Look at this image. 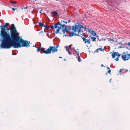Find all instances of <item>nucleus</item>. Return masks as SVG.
<instances>
[{
    "mask_svg": "<svg viewBox=\"0 0 130 130\" xmlns=\"http://www.w3.org/2000/svg\"><path fill=\"white\" fill-rule=\"evenodd\" d=\"M11 35L8 34L3 36L1 37L2 41L1 44V47L3 48H9L11 47L12 44L14 42L19 41L20 37L17 32L13 24H12L10 29Z\"/></svg>",
    "mask_w": 130,
    "mask_h": 130,
    "instance_id": "nucleus-1",
    "label": "nucleus"
},
{
    "mask_svg": "<svg viewBox=\"0 0 130 130\" xmlns=\"http://www.w3.org/2000/svg\"><path fill=\"white\" fill-rule=\"evenodd\" d=\"M30 43V42L28 41L24 40L20 38L19 41L14 42L12 44L11 47L13 46L14 48L21 47H28Z\"/></svg>",
    "mask_w": 130,
    "mask_h": 130,
    "instance_id": "nucleus-2",
    "label": "nucleus"
},
{
    "mask_svg": "<svg viewBox=\"0 0 130 130\" xmlns=\"http://www.w3.org/2000/svg\"><path fill=\"white\" fill-rule=\"evenodd\" d=\"M50 28L53 29L54 28H57L56 31L55 32L56 34H58L59 33V31L60 30L62 29V32L64 33V32H67L68 31L67 29V26L65 25H61L60 23H59L56 24H55L54 26L52 25L50 27Z\"/></svg>",
    "mask_w": 130,
    "mask_h": 130,
    "instance_id": "nucleus-3",
    "label": "nucleus"
},
{
    "mask_svg": "<svg viewBox=\"0 0 130 130\" xmlns=\"http://www.w3.org/2000/svg\"><path fill=\"white\" fill-rule=\"evenodd\" d=\"M57 50L53 46H50L46 50H45L44 48L43 47L38 48L37 50L38 52L41 51L43 52V53L46 54H51V52L54 53L57 52Z\"/></svg>",
    "mask_w": 130,
    "mask_h": 130,
    "instance_id": "nucleus-4",
    "label": "nucleus"
},
{
    "mask_svg": "<svg viewBox=\"0 0 130 130\" xmlns=\"http://www.w3.org/2000/svg\"><path fill=\"white\" fill-rule=\"evenodd\" d=\"M9 24L8 23H6L5 25L1 26V37L3 36H6L7 35V32L6 31V30L5 28L7 27L9 25Z\"/></svg>",
    "mask_w": 130,
    "mask_h": 130,
    "instance_id": "nucleus-5",
    "label": "nucleus"
},
{
    "mask_svg": "<svg viewBox=\"0 0 130 130\" xmlns=\"http://www.w3.org/2000/svg\"><path fill=\"white\" fill-rule=\"evenodd\" d=\"M83 28H84V27L82 25L75 24L72 26V30L74 32H77L79 34L80 32L81 31L80 29Z\"/></svg>",
    "mask_w": 130,
    "mask_h": 130,
    "instance_id": "nucleus-6",
    "label": "nucleus"
},
{
    "mask_svg": "<svg viewBox=\"0 0 130 130\" xmlns=\"http://www.w3.org/2000/svg\"><path fill=\"white\" fill-rule=\"evenodd\" d=\"M121 57L123 60H127L130 58V54H129L127 53L124 52Z\"/></svg>",
    "mask_w": 130,
    "mask_h": 130,
    "instance_id": "nucleus-7",
    "label": "nucleus"
},
{
    "mask_svg": "<svg viewBox=\"0 0 130 130\" xmlns=\"http://www.w3.org/2000/svg\"><path fill=\"white\" fill-rule=\"evenodd\" d=\"M87 37L85 36H83L82 37V38L83 39V41L84 42L85 44L87 43L88 44H90V41L89 40L87 39H86Z\"/></svg>",
    "mask_w": 130,
    "mask_h": 130,
    "instance_id": "nucleus-8",
    "label": "nucleus"
},
{
    "mask_svg": "<svg viewBox=\"0 0 130 130\" xmlns=\"http://www.w3.org/2000/svg\"><path fill=\"white\" fill-rule=\"evenodd\" d=\"M111 56L113 58H115L116 56H120L121 55L118 52H115L112 53Z\"/></svg>",
    "mask_w": 130,
    "mask_h": 130,
    "instance_id": "nucleus-9",
    "label": "nucleus"
},
{
    "mask_svg": "<svg viewBox=\"0 0 130 130\" xmlns=\"http://www.w3.org/2000/svg\"><path fill=\"white\" fill-rule=\"evenodd\" d=\"M51 14H53V15H52V16L53 17L55 16H57V12L53 11L52 12H51Z\"/></svg>",
    "mask_w": 130,
    "mask_h": 130,
    "instance_id": "nucleus-10",
    "label": "nucleus"
},
{
    "mask_svg": "<svg viewBox=\"0 0 130 130\" xmlns=\"http://www.w3.org/2000/svg\"><path fill=\"white\" fill-rule=\"evenodd\" d=\"M88 31L89 32H91V34H93L94 36H95L96 35V34L94 32V31L92 30L91 31V29H88Z\"/></svg>",
    "mask_w": 130,
    "mask_h": 130,
    "instance_id": "nucleus-11",
    "label": "nucleus"
},
{
    "mask_svg": "<svg viewBox=\"0 0 130 130\" xmlns=\"http://www.w3.org/2000/svg\"><path fill=\"white\" fill-rule=\"evenodd\" d=\"M73 32H71L70 33L69 36L70 37L73 36V35H74L75 34H74V33L76 32H74L73 30Z\"/></svg>",
    "mask_w": 130,
    "mask_h": 130,
    "instance_id": "nucleus-12",
    "label": "nucleus"
},
{
    "mask_svg": "<svg viewBox=\"0 0 130 130\" xmlns=\"http://www.w3.org/2000/svg\"><path fill=\"white\" fill-rule=\"evenodd\" d=\"M38 24L39 26L42 27H45V25H44L41 22H39L38 23Z\"/></svg>",
    "mask_w": 130,
    "mask_h": 130,
    "instance_id": "nucleus-13",
    "label": "nucleus"
},
{
    "mask_svg": "<svg viewBox=\"0 0 130 130\" xmlns=\"http://www.w3.org/2000/svg\"><path fill=\"white\" fill-rule=\"evenodd\" d=\"M115 0H108V4L109 5H110L112 6V5L111 4H110L109 3V2H110L111 3H112V2H114L115 1Z\"/></svg>",
    "mask_w": 130,
    "mask_h": 130,
    "instance_id": "nucleus-14",
    "label": "nucleus"
},
{
    "mask_svg": "<svg viewBox=\"0 0 130 130\" xmlns=\"http://www.w3.org/2000/svg\"><path fill=\"white\" fill-rule=\"evenodd\" d=\"M99 50L101 51H102V49L101 48H98V49H96L95 51V52H99Z\"/></svg>",
    "mask_w": 130,
    "mask_h": 130,
    "instance_id": "nucleus-15",
    "label": "nucleus"
},
{
    "mask_svg": "<svg viewBox=\"0 0 130 130\" xmlns=\"http://www.w3.org/2000/svg\"><path fill=\"white\" fill-rule=\"evenodd\" d=\"M91 38L92 39V40L93 41H96V38L95 37H91L90 36Z\"/></svg>",
    "mask_w": 130,
    "mask_h": 130,
    "instance_id": "nucleus-16",
    "label": "nucleus"
},
{
    "mask_svg": "<svg viewBox=\"0 0 130 130\" xmlns=\"http://www.w3.org/2000/svg\"><path fill=\"white\" fill-rule=\"evenodd\" d=\"M12 10L14 11H15V10H16L18 12L19 11V10L18 9H17V8H12Z\"/></svg>",
    "mask_w": 130,
    "mask_h": 130,
    "instance_id": "nucleus-17",
    "label": "nucleus"
},
{
    "mask_svg": "<svg viewBox=\"0 0 130 130\" xmlns=\"http://www.w3.org/2000/svg\"><path fill=\"white\" fill-rule=\"evenodd\" d=\"M107 39H108V41H112L113 42L114 41V39L113 38L111 39L107 38Z\"/></svg>",
    "mask_w": 130,
    "mask_h": 130,
    "instance_id": "nucleus-18",
    "label": "nucleus"
},
{
    "mask_svg": "<svg viewBox=\"0 0 130 130\" xmlns=\"http://www.w3.org/2000/svg\"><path fill=\"white\" fill-rule=\"evenodd\" d=\"M77 58H78V61L79 62H80L81 60V59H80V57L79 56H78L77 57Z\"/></svg>",
    "mask_w": 130,
    "mask_h": 130,
    "instance_id": "nucleus-19",
    "label": "nucleus"
},
{
    "mask_svg": "<svg viewBox=\"0 0 130 130\" xmlns=\"http://www.w3.org/2000/svg\"><path fill=\"white\" fill-rule=\"evenodd\" d=\"M10 2L12 3V4H16V2H14V1H10Z\"/></svg>",
    "mask_w": 130,
    "mask_h": 130,
    "instance_id": "nucleus-20",
    "label": "nucleus"
},
{
    "mask_svg": "<svg viewBox=\"0 0 130 130\" xmlns=\"http://www.w3.org/2000/svg\"><path fill=\"white\" fill-rule=\"evenodd\" d=\"M68 51V53L70 55H71L72 54V52H70L69 51V50H68V51Z\"/></svg>",
    "mask_w": 130,
    "mask_h": 130,
    "instance_id": "nucleus-21",
    "label": "nucleus"
},
{
    "mask_svg": "<svg viewBox=\"0 0 130 130\" xmlns=\"http://www.w3.org/2000/svg\"><path fill=\"white\" fill-rule=\"evenodd\" d=\"M120 56H117L116 57V59H115V60L116 61H118L119 60L118 58L120 57Z\"/></svg>",
    "mask_w": 130,
    "mask_h": 130,
    "instance_id": "nucleus-22",
    "label": "nucleus"
},
{
    "mask_svg": "<svg viewBox=\"0 0 130 130\" xmlns=\"http://www.w3.org/2000/svg\"><path fill=\"white\" fill-rule=\"evenodd\" d=\"M69 47L68 46H66V50L67 51H68L69 49Z\"/></svg>",
    "mask_w": 130,
    "mask_h": 130,
    "instance_id": "nucleus-23",
    "label": "nucleus"
},
{
    "mask_svg": "<svg viewBox=\"0 0 130 130\" xmlns=\"http://www.w3.org/2000/svg\"><path fill=\"white\" fill-rule=\"evenodd\" d=\"M45 28L46 29H48L49 28H50V26H46V27H45Z\"/></svg>",
    "mask_w": 130,
    "mask_h": 130,
    "instance_id": "nucleus-24",
    "label": "nucleus"
},
{
    "mask_svg": "<svg viewBox=\"0 0 130 130\" xmlns=\"http://www.w3.org/2000/svg\"><path fill=\"white\" fill-rule=\"evenodd\" d=\"M76 53H77V54H78V55H79V54H78L79 53V50L77 49V51H76Z\"/></svg>",
    "mask_w": 130,
    "mask_h": 130,
    "instance_id": "nucleus-25",
    "label": "nucleus"
},
{
    "mask_svg": "<svg viewBox=\"0 0 130 130\" xmlns=\"http://www.w3.org/2000/svg\"><path fill=\"white\" fill-rule=\"evenodd\" d=\"M107 72L108 73H110L111 72V70H109V71Z\"/></svg>",
    "mask_w": 130,
    "mask_h": 130,
    "instance_id": "nucleus-26",
    "label": "nucleus"
},
{
    "mask_svg": "<svg viewBox=\"0 0 130 130\" xmlns=\"http://www.w3.org/2000/svg\"><path fill=\"white\" fill-rule=\"evenodd\" d=\"M102 40H104V41H105L106 40V39H104V38H102Z\"/></svg>",
    "mask_w": 130,
    "mask_h": 130,
    "instance_id": "nucleus-27",
    "label": "nucleus"
},
{
    "mask_svg": "<svg viewBox=\"0 0 130 130\" xmlns=\"http://www.w3.org/2000/svg\"><path fill=\"white\" fill-rule=\"evenodd\" d=\"M127 45H129V46H130V42H128V44H127Z\"/></svg>",
    "mask_w": 130,
    "mask_h": 130,
    "instance_id": "nucleus-28",
    "label": "nucleus"
},
{
    "mask_svg": "<svg viewBox=\"0 0 130 130\" xmlns=\"http://www.w3.org/2000/svg\"><path fill=\"white\" fill-rule=\"evenodd\" d=\"M107 70H110V68H109V67H107Z\"/></svg>",
    "mask_w": 130,
    "mask_h": 130,
    "instance_id": "nucleus-29",
    "label": "nucleus"
},
{
    "mask_svg": "<svg viewBox=\"0 0 130 130\" xmlns=\"http://www.w3.org/2000/svg\"><path fill=\"white\" fill-rule=\"evenodd\" d=\"M122 70L121 69L120 71H119V73H121V71H122Z\"/></svg>",
    "mask_w": 130,
    "mask_h": 130,
    "instance_id": "nucleus-30",
    "label": "nucleus"
},
{
    "mask_svg": "<svg viewBox=\"0 0 130 130\" xmlns=\"http://www.w3.org/2000/svg\"><path fill=\"white\" fill-rule=\"evenodd\" d=\"M63 22H64V23H65L66 24H67V22L66 21H63Z\"/></svg>",
    "mask_w": 130,
    "mask_h": 130,
    "instance_id": "nucleus-31",
    "label": "nucleus"
},
{
    "mask_svg": "<svg viewBox=\"0 0 130 130\" xmlns=\"http://www.w3.org/2000/svg\"><path fill=\"white\" fill-rule=\"evenodd\" d=\"M58 46V45H57V46H56V47H55L56 49H57V48Z\"/></svg>",
    "mask_w": 130,
    "mask_h": 130,
    "instance_id": "nucleus-32",
    "label": "nucleus"
},
{
    "mask_svg": "<svg viewBox=\"0 0 130 130\" xmlns=\"http://www.w3.org/2000/svg\"><path fill=\"white\" fill-rule=\"evenodd\" d=\"M69 47H69H71V46L70 45L69 46H68Z\"/></svg>",
    "mask_w": 130,
    "mask_h": 130,
    "instance_id": "nucleus-33",
    "label": "nucleus"
},
{
    "mask_svg": "<svg viewBox=\"0 0 130 130\" xmlns=\"http://www.w3.org/2000/svg\"><path fill=\"white\" fill-rule=\"evenodd\" d=\"M101 67H104V66H103V64H102L101 66Z\"/></svg>",
    "mask_w": 130,
    "mask_h": 130,
    "instance_id": "nucleus-34",
    "label": "nucleus"
},
{
    "mask_svg": "<svg viewBox=\"0 0 130 130\" xmlns=\"http://www.w3.org/2000/svg\"><path fill=\"white\" fill-rule=\"evenodd\" d=\"M70 22V20H69L68 23H69Z\"/></svg>",
    "mask_w": 130,
    "mask_h": 130,
    "instance_id": "nucleus-35",
    "label": "nucleus"
},
{
    "mask_svg": "<svg viewBox=\"0 0 130 130\" xmlns=\"http://www.w3.org/2000/svg\"><path fill=\"white\" fill-rule=\"evenodd\" d=\"M36 45H35V46H34V45H33V47H36Z\"/></svg>",
    "mask_w": 130,
    "mask_h": 130,
    "instance_id": "nucleus-36",
    "label": "nucleus"
},
{
    "mask_svg": "<svg viewBox=\"0 0 130 130\" xmlns=\"http://www.w3.org/2000/svg\"><path fill=\"white\" fill-rule=\"evenodd\" d=\"M59 58H61L62 57H59Z\"/></svg>",
    "mask_w": 130,
    "mask_h": 130,
    "instance_id": "nucleus-37",
    "label": "nucleus"
},
{
    "mask_svg": "<svg viewBox=\"0 0 130 130\" xmlns=\"http://www.w3.org/2000/svg\"><path fill=\"white\" fill-rule=\"evenodd\" d=\"M111 79H110V82H111Z\"/></svg>",
    "mask_w": 130,
    "mask_h": 130,
    "instance_id": "nucleus-38",
    "label": "nucleus"
},
{
    "mask_svg": "<svg viewBox=\"0 0 130 130\" xmlns=\"http://www.w3.org/2000/svg\"><path fill=\"white\" fill-rule=\"evenodd\" d=\"M21 9H22V10L23 9V8H21Z\"/></svg>",
    "mask_w": 130,
    "mask_h": 130,
    "instance_id": "nucleus-39",
    "label": "nucleus"
},
{
    "mask_svg": "<svg viewBox=\"0 0 130 130\" xmlns=\"http://www.w3.org/2000/svg\"><path fill=\"white\" fill-rule=\"evenodd\" d=\"M42 11V10L40 11V13H41V11Z\"/></svg>",
    "mask_w": 130,
    "mask_h": 130,
    "instance_id": "nucleus-40",
    "label": "nucleus"
},
{
    "mask_svg": "<svg viewBox=\"0 0 130 130\" xmlns=\"http://www.w3.org/2000/svg\"><path fill=\"white\" fill-rule=\"evenodd\" d=\"M8 29V30H9V29Z\"/></svg>",
    "mask_w": 130,
    "mask_h": 130,
    "instance_id": "nucleus-41",
    "label": "nucleus"
},
{
    "mask_svg": "<svg viewBox=\"0 0 130 130\" xmlns=\"http://www.w3.org/2000/svg\"><path fill=\"white\" fill-rule=\"evenodd\" d=\"M101 40H100V41H101Z\"/></svg>",
    "mask_w": 130,
    "mask_h": 130,
    "instance_id": "nucleus-42",
    "label": "nucleus"
},
{
    "mask_svg": "<svg viewBox=\"0 0 130 130\" xmlns=\"http://www.w3.org/2000/svg\"><path fill=\"white\" fill-rule=\"evenodd\" d=\"M107 74V73H106V75Z\"/></svg>",
    "mask_w": 130,
    "mask_h": 130,
    "instance_id": "nucleus-43",
    "label": "nucleus"
}]
</instances>
